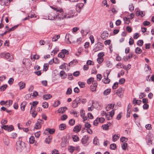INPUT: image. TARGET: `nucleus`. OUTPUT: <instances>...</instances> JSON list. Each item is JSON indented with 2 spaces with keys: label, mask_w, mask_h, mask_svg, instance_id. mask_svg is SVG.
Here are the masks:
<instances>
[{
  "label": "nucleus",
  "mask_w": 154,
  "mask_h": 154,
  "mask_svg": "<svg viewBox=\"0 0 154 154\" xmlns=\"http://www.w3.org/2000/svg\"><path fill=\"white\" fill-rule=\"evenodd\" d=\"M51 8L56 11V17L58 20H63L72 17L73 16L66 13H64L63 9L60 7L51 6Z\"/></svg>",
  "instance_id": "f257e3e1"
},
{
  "label": "nucleus",
  "mask_w": 154,
  "mask_h": 154,
  "mask_svg": "<svg viewBox=\"0 0 154 154\" xmlns=\"http://www.w3.org/2000/svg\"><path fill=\"white\" fill-rule=\"evenodd\" d=\"M24 145V143L21 141L18 140L16 142V148L18 152H20L23 150Z\"/></svg>",
  "instance_id": "f03ea898"
},
{
  "label": "nucleus",
  "mask_w": 154,
  "mask_h": 154,
  "mask_svg": "<svg viewBox=\"0 0 154 154\" xmlns=\"http://www.w3.org/2000/svg\"><path fill=\"white\" fill-rule=\"evenodd\" d=\"M43 123V121L42 120L38 119L37 122L36 123L34 128L36 129H38L41 128L42 125Z\"/></svg>",
  "instance_id": "7ed1b4c3"
},
{
  "label": "nucleus",
  "mask_w": 154,
  "mask_h": 154,
  "mask_svg": "<svg viewBox=\"0 0 154 154\" xmlns=\"http://www.w3.org/2000/svg\"><path fill=\"white\" fill-rule=\"evenodd\" d=\"M1 55L5 57L8 61H11L12 60V56L8 53H4L1 54Z\"/></svg>",
  "instance_id": "20e7f679"
},
{
  "label": "nucleus",
  "mask_w": 154,
  "mask_h": 154,
  "mask_svg": "<svg viewBox=\"0 0 154 154\" xmlns=\"http://www.w3.org/2000/svg\"><path fill=\"white\" fill-rule=\"evenodd\" d=\"M115 111L114 110H112L110 112H109L107 113L105 116L106 119L107 120H109L111 119L113 117Z\"/></svg>",
  "instance_id": "39448f33"
},
{
  "label": "nucleus",
  "mask_w": 154,
  "mask_h": 154,
  "mask_svg": "<svg viewBox=\"0 0 154 154\" xmlns=\"http://www.w3.org/2000/svg\"><path fill=\"white\" fill-rule=\"evenodd\" d=\"M124 90L122 88H119L117 91L116 93L119 97H123Z\"/></svg>",
  "instance_id": "423d86ee"
},
{
  "label": "nucleus",
  "mask_w": 154,
  "mask_h": 154,
  "mask_svg": "<svg viewBox=\"0 0 154 154\" xmlns=\"http://www.w3.org/2000/svg\"><path fill=\"white\" fill-rule=\"evenodd\" d=\"M1 128L2 129H3L5 130H7L9 132H10L14 129V127L12 125L9 126L8 125H3Z\"/></svg>",
  "instance_id": "0eeeda50"
},
{
  "label": "nucleus",
  "mask_w": 154,
  "mask_h": 154,
  "mask_svg": "<svg viewBox=\"0 0 154 154\" xmlns=\"http://www.w3.org/2000/svg\"><path fill=\"white\" fill-rule=\"evenodd\" d=\"M103 47V46L102 45V44L100 43L96 44L94 47V50L95 51H97L99 50H101Z\"/></svg>",
  "instance_id": "6e6552de"
},
{
  "label": "nucleus",
  "mask_w": 154,
  "mask_h": 154,
  "mask_svg": "<svg viewBox=\"0 0 154 154\" xmlns=\"http://www.w3.org/2000/svg\"><path fill=\"white\" fill-rule=\"evenodd\" d=\"M97 83L96 81H94L91 86L90 88L91 91H96L97 86Z\"/></svg>",
  "instance_id": "1a4fd4ad"
},
{
  "label": "nucleus",
  "mask_w": 154,
  "mask_h": 154,
  "mask_svg": "<svg viewBox=\"0 0 154 154\" xmlns=\"http://www.w3.org/2000/svg\"><path fill=\"white\" fill-rule=\"evenodd\" d=\"M48 19L50 20H54L56 17V14H55L54 13V12H51L48 15Z\"/></svg>",
  "instance_id": "9d476101"
},
{
  "label": "nucleus",
  "mask_w": 154,
  "mask_h": 154,
  "mask_svg": "<svg viewBox=\"0 0 154 154\" xmlns=\"http://www.w3.org/2000/svg\"><path fill=\"white\" fill-rule=\"evenodd\" d=\"M109 35V33L106 31H104L101 35V38L104 40L106 39Z\"/></svg>",
  "instance_id": "9b49d317"
},
{
  "label": "nucleus",
  "mask_w": 154,
  "mask_h": 154,
  "mask_svg": "<svg viewBox=\"0 0 154 154\" xmlns=\"http://www.w3.org/2000/svg\"><path fill=\"white\" fill-rule=\"evenodd\" d=\"M106 76H105V75H104V78L103 79L102 81L104 83L108 84L110 82V79L108 78L109 74L106 73Z\"/></svg>",
  "instance_id": "f8f14e48"
},
{
  "label": "nucleus",
  "mask_w": 154,
  "mask_h": 154,
  "mask_svg": "<svg viewBox=\"0 0 154 154\" xmlns=\"http://www.w3.org/2000/svg\"><path fill=\"white\" fill-rule=\"evenodd\" d=\"M30 60L27 58L23 59L22 61L23 63L26 65H29L30 64Z\"/></svg>",
  "instance_id": "ddd939ff"
},
{
  "label": "nucleus",
  "mask_w": 154,
  "mask_h": 154,
  "mask_svg": "<svg viewBox=\"0 0 154 154\" xmlns=\"http://www.w3.org/2000/svg\"><path fill=\"white\" fill-rule=\"evenodd\" d=\"M81 127L80 125H76L74 128L73 131L76 132H79L81 130Z\"/></svg>",
  "instance_id": "4468645a"
},
{
  "label": "nucleus",
  "mask_w": 154,
  "mask_h": 154,
  "mask_svg": "<svg viewBox=\"0 0 154 154\" xmlns=\"http://www.w3.org/2000/svg\"><path fill=\"white\" fill-rule=\"evenodd\" d=\"M88 140V136L85 135L84 136L82 140V142L83 144H85L87 143Z\"/></svg>",
  "instance_id": "2eb2a0df"
},
{
  "label": "nucleus",
  "mask_w": 154,
  "mask_h": 154,
  "mask_svg": "<svg viewBox=\"0 0 154 154\" xmlns=\"http://www.w3.org/2000/svg\"><path fill=\"white\" fill-rule=\"evenodd\" d=\"M30 113L32 114V117L35 118L37 115V112L35 111V107L32 110H30Z\"/></svg>",
  "instance_id": "dca6fc26"
},
{
  "label": "nucleus",
  "mask_w": 154,
  "mask_h": 154,
  "mask_svg": "<svg viewBox=\"0 0 154 154\" xmlns=\"http://www.w3.org/2000/svg\"><path fill=\"white\" fill-rule=\"evenodd\" d=\"M145 12L142 11H137L136 12V15L137 16L140 15L141 17H143L145 15Z\"/></svg>",
  "instance_id": "f3484780"
},
{
  "label": "nucleus",
  "mask_w": 154,
  "mask_h": 154,
  "mask_svg": "<svg viewBox=\"0 0 154 154\" xmlns=\"http://www.w3.org/2000/svg\"><path fill=\"white\" fill-rule=\"evenodd\" d=\"M114 104L112 105V103H109L108 104L106 108V110L108 111L111 109H113V108L114 107Z\"/></svg>",
  "instance_id": "a211bd4d"
},
{
  "label": "nucleus",
  "mask_w": 154,
  "mask_h": 154,
  "mask_svg": "<svg viewBox=\"0 0 154 154\" xmlns=\"http://www.w3.org/2000/svg\"><path fill=\"white\" fill-rule=\"evenodd\" d=\"M8 0H0V3L2 5H8Z\"/></svg>",
  "instance_id": "6ab92c4d"
},
{
  "label": "nucleus",
  "mask_w": 154,
  "mask_h": 154,
  "mask_svg": "<svg viewBox=\"0 0 154 154\" xmlns=\"http://www.w3.org/2000/svg\"><path fill=\"white\" fill-rule=\"evenodd\" d=\"M27 104V103L26 101L23 102L21 104V109L22 111H24L25 110V108Z\"/></svg>",
  "instance_id": "aec40b11"
},
{
  "label": "nucleus",
  "mask_w": 154,
  "mask_h": 154,
  "mask_svg": "<svg viewBox=\"0 0 154 154\" xmlns=\"http://www.w3.org/2000/svg\"><path fill=\"white\" fill-rule=\"evenodd\" d=\"M67 108L66 107H62L59 108L58 109L59 112L60 113H63L67 109Z\"/></svg>",
  "instance_id": "412c9836"
},
{
  "label": "nucleus",
  "mask_w": 154,
  "mask_h": 154,
  "mask_svg": "<svg viewBox=\"0 0 154 154\" xmlns=\"http://www.w3.org/2000/svg\"><path fill=\"white\" fill-rule=\"evenodd\" d=\"M141 103V100H137L136 98H134L133 100V104H137L140 105Z\"/></svg>",
  "instance_id": "4be33fe9"
},
{
  "label": "nucleus",
  "mask_w": 154,
  "mask_h": 154,
  "mask_svg": "<svg viewBox=\"0 0 154 154\" xmlns=\"http://www.w3.org/2000/svg\"><path fill=\"white\" fill-rule=\"evenodd\" d=\"M52 97V95L50 94H46L43 96V99L45 100L50 99Z\"/></svg>",
  "instance_id": "5701e85b"
},
{
  "label": "nucleus",
  "mask_w": 154,
  "mask_h": 154,
  "mask_svg": "<svg viewBox=\"0 0 154 154\" xmlns=\"http://www.w3.org/2000/svg\"><path fill=\"white\" fill-rule=\"evenodd\" d=\"M20 89L21 90L23 89L25 86V84L23 82H20L18 84Z\"/></svg>",
  "instance_id": "b1692460"
},
{
  "label": "nucleus",
  "mask_w": 154,
  "mask_h": 154,
  "mask_svg": "<svg viewBox=\"0 0 154 154\" xmlns=\"http://www.w3.org/2000/svg\"><path fill=\"white\" fill-rule=\"evenodd\" d=\"M60 76L62 77L64 79L66 78V77L67 76V74L66 73L63 71H61L60 72Z\"/></svg>",
  "instance_id": "393cba45"
},
{
  "label": "nucleus",
  "mask_w": 154,
  "mask_h": 154,
  "mask_svg": "<svg viewBox=\"0 0 154 154\" xmlns=\"http://www.w3.org/2000/svg\"><path fill=\"white\" fill-rule=\"evenodd\" d=\"M38 102L36 101H33L31 106L30 110H32V109H34L35 107V106L38 104Z\"/></svg>",
  "instance_id": "a878e982"
},
{
  "label": "nucleus",
  "mask_w": 154,
  "mask_h": 154,
  "mask_svg": "<svg viewBox=\"0 0 154 154\" xmlns=\"http://www.w3.org/2000/svg\"><path fill=\"white\" fill-rule=\"evenodd\" d=\"M59 128L60 130H63L66 128V125L64 124H61L60 125Z\"/></svg>",
  "instance_id": "bb28decb"
},
{
  "label": "nucleus",
  "mask_w": 154,
  "mask_h": 154,
  "mask_svg": "<svg viewBox=\"0 0 154 154\" xmlns=\"http://www.w3.org/2000/svg\"><path fill=\"white\" fill-rule=\"evenodd\" d=\"M93 143L96 145H98L100 144L98 139L97 137H94L93 140Z\"/></svg>",
  "instance_id": "cd10ccee"
},
{
  "label": "nucleus",
  "mask_w": 154,
  "mask_h": 154,
  "mask_svg": "<svg viewBox=\"0 0 154 154\" xmlns=\"http://www.w3.org/2000/svg\"><path fill=\"white\" fill-rule=\"evenodd\" d=\"M47 132L48 131V132L50 134H53L55 132V130L54 129H49L48 128V129H46L44 132V133H46V131Z\"/></svg>",
  "instance_id": "c85d7f7f"
},
{
  "label": "nucleus",
  "mask_w": 154,
  "mask_h": 154,
  "mask_svg": "<svg viewBox=\"0 0 154 154\" xmlns=\"http://www.w3.org/2000/svg\"><path fill=\"white\" fill-rule=\"evenodd\" d=\"M135 53L137 54H140L142 51V50L139 47L136 48L135 50Z\"/></svg>",
  "instance_id": "c756f323"
},
{
  "label": "nucleus",
  "mask_w": 154,
  "mask_h": 154,
  "mask_svg": "<svg viewBox=\"0 0 154 154\" xmlns=\"http://www.w3.org/2000/svg\"><path fill=\"white\" fill-rule=\"evenodd\" d=\"M60 38V35H55L53 36L52 39V41L53 42L57 41V40Z\"/></svg>",
  "instance_id": "7c9ffc66"
},
{
  "label": "nucleus",
  "mask_w": 154,
  "mask_h": 154,
  "mask_svg": "<svg viewBox=\"0 0 154 154\" xmlns=\"http://www.w3.org/2000/svg\"><path fill=\"white\" fill-rule=\"evenodd\" d=\"M35 141V138L33 136H31L29 139V142L30 143L32 144Z\"/></svg>",
  "instance_id": "2f4dec72"
},
{
  "label": "nucleus",
  "mask_w": 154,
  "mask_h": 154,
  "mask_svg": "<svg viewBox=\"0 0 154 154\" xmlns=\"http://www.w3.org/2000/svg\"><path fill=\"white\" fill-rule=\"evenodd\" d=\"M116 66H117V68H125V66L121 63H118Z\"/></svg>",
  "instance_id": "473e14b6"
},
{
  "label": "nucleus",
  "mask_w": 154,
  "mask_h": 154,
  "mask_svg": "<svg viewBox=\"0 0 154 154\" xmlns=\"http://www.w3.org/2000/svg\"><path fill=\"white\" fill-rule=\"evenodd\" d=\"M6 106L7 107L10 106L12 104V100H9L6 101Z\"/></svg>",
  "instance_id": "72a5a7b5"
},
{
  "label": "nucleus",
  "mask_w": 154,
  "mask_h": 154,
  "mask_svg": "<svg viewBox=\"0 0 154 154\" xmlns=\"http://www.w3.org/2000/svg\"><path fill=\"white\" fill-rule=\"evenodd\" d=\"M77 63V61L76 60H73V61H71L69 63V66H72L73 65L76 64Z\"/></svg>",
  "instance_id": "f704fd0d"
},
{
  "label": "nucleus",
  "mask_w": 154,
  "mask_h": 154,
  "mask_svg": "<svg viewBox=\"0 0 154 154\" xmlns=\"http://www.w3.org/2000/svg\"><path fill=\"white\" fill-rule=\"evenodd\" d=\"M51 139L52 137H49L46 139L45 142L46 143L49 144L51 142Z\"/></svg>",
  "instance_id": "c9c22d12"
},
{
  "label": "nucleus",
  "mask_w": 154,
  "mask_h": 154,
  "mask_svg": "<svg viewBox=\"0 0 154 154\" xmlns=\"http://www.w3.org/2000/svg\"><path fill=\"white\" fill-rule=\"evenodd\" d=\"M111 92V90L109 89H107L104 91L103 92V94L104 95H107L108 94Z\"/></svg>",
  "instance_id": "e433bc0d"
},
{
  "label": "nucleus",
  "mask_w": 154,
  "mask_h": 154,
  "mask_svg": "<svg viewBox=\"0 0 154 154\" xmlns=\"http://www.w3.org/2000/svg\"><path fill=\"white\" fill-rule=\"evenodd\" d=\"M94 78L93 77H91L89 78L87 81V82L88 84H91V82L93 83V82L95 81H94Z\"/></svg>",
  "instance_id": "4c0bfd02"
},
{
  "label": "nucleus",
  "mask_w": 154,
  "mask_h": 154,
  "mask_svg": "<svg viewBox=\"0 0 154 154\" xmlns=\"http://www.w3.org/2000/svg\"><path fill=\"white\" fill-rule=\"evenodd\" d=\"M60 101L59 100H57L55 102L53 105V106L55 107H57L58 106L60 105Z\"/></svg>",
  "instance_id": "58836bf2"
},
{
  "label": "nucleus",
  "mask_w": 154,
  "mask_h": 154,
  "mask_svg": "<svg viewBox=\"0 0 154 154\" xmlns=\"http://www.w3.org/2000/svg\"><path fill=\"white\" fill-rule=\"evenodd\" d=\"M85 84L84 82H78V85L81 88L85 87Z\"/></svg>",
  "instance_id": "ea45409f"
},
{
  "label": "nucleus",
  "mask_w": 154,
  "mask_h": 154,
  "mask_svg": "<svg viewBox=\"0 0 154 154\" xmlns=\"http://www.w3.org/2000/svg\"><path fill=\"white\" fill-rule=\"evenodd\" d=\"M123 20L124 21L125 23H126L128 24L130 22L129 18L126 17L123 18Z\"/></svg>",
  "instance_id": "a19ab883"
},
{
  "label": "nucleus",
  "mask_w": 154,
  "mask_h": 154,
  "mask_svg": "<svg viewBox=\"0 0 154 154\" xmlns=\"http://www.w3.org/2000/svg\"><path fill=\"white\" fill-rule=\"evenodd\" d=\"M67 66V64L64 63L63 64L60 66V68L61 69H66V67Z\"/></svg>",
  "instance_id": "79ce46f5"
},
{
  "label": "nucleus",
  "mask_w": 154,
  "mask_h": 154,
  "mask_svg": "<svg viewBox=\"0 0 154 154\" xmlns=\"http://www.w3.org/2000/svg\"><path fill=\"white\" fill-rule=\"evenodd\" d=\"M119 137L117 135H114L112 136L113 141L114 142L116 141L119 138Z\"/></svg>",
  "instance_id": "37998d69"
},
{
  "label": "nucleus",
  "mask_w": 154,
  "mask_h": 154,
  "mask_svg": "<svg viewBox=\"0 0 154 154\" xmlns=\"http://www.w3.org/2000/svg\"><path fill=\"white\" fill-rule=\"evenodd\" d=\"M68 149L69 151L71 153H72L75 150V147L72 146H69L68 148Z\"/></svg>",
  "instance_id": "c03bdc74"
},
{
  "label": "nucleus",
  "mask_w": 154,
  "mask_h": 154,
  "mask_svg": "<svg viewBox=\"0 0 154 154\" xmlns=\"http://www.w3.org/2000/svg\"><path fill=\"white\" fill-rule=\"evenodd\" d=\"M116 147V145L114 143L111 144L110 146V148L112 149H115Z\"/></svg>",
  "instance_id": "a18cd8bd"
},
{
  "label": "nucleus",
  "mask_w": 154,
  "mask_h": 154,
  "mask_svg": "<svg viewBox=\"0 0 154 154\" xmlns=\"http://www.w3.org/2000/svg\"><path fill=\"white\" fill-rule=\"evenodd\" d=\"M75 123V120L73 119H71L69 120V124L71 125H73Z\"/></svg>",
  "instance_id": "49530a36"
},
{
  "label": "nucleus",
  "mask_w": 154,
  "mask_h": 154,
  "mask_svg": "<svg viewBox=\"0 0 154 154\" xmlns=\"http://www.w3.org/2000/svg\"><path fill=\"white\" fill-rule=\"evenodd\" d=\"M102 127L103 130H108L109 126L108 125H103L102 126Z\"/></svg>",
  "instance_id": "de8ad7c7"
},
{
  "label": "nucleus",
  "mask_w": 154,
  "mask_h": 154,
  "mask_svg": "<svg viewBox=\"0 0 154 154\" xmlns=\"http://www.w3.org/2000/svg\"><path fill=\"white\" fill-rule=\"evenodd\" d=\"M143 43V41L142 40H139L137 42V45L139 46H141L142 45Z\"/></svg>",
  "instance_id": "09e8293b"
},
{
  "label": "nucleus",
  "mask_w": 154,
  "mask_h": 154,
  "mask_svg": "<svg viewBox=\"0 0 154 154\" xmlns=\"http://www.w3.org/2000/svg\"><path fill=\"white\" fill-rule=\"evenodd\" d=\"M86 64L88 65H94V63L93 61H91V60H88L87 61V63H86Z\"/></svg>",
  "instance_id": "8fccbe9b"
},
{
  "label": "nucleus",
  "mask_w": 154,
  "mask_h": 154,
  "mask_svg": "<svg viewBox=\"0 0 154 154\" xmlns=\"http://www.w3.org/2000/svg\"><path fill=\"white\" fill-rule=\"evenodd\" d=\"M97 62L99 63H101L103 61V57H98L97 59Z\"/></svg>",
  "instance_id": "3c124183"
},
{
  "label": "nucleus",
  "mask_w": 154,
  "mask_h": 154,
  "mask_svg": "<svg viewBox=\"0 0 154 154\" xmlns=\"http://www.w3.org/2000/svg\"><path fill=\"white\" fill-rule=\"evenodd\" d=\"M4 143L6 145L8 146L9 143V141L8 138H5L4 140Z\"/></svg>",
  "instance_id": "603ef678"
},
{
  "label": "nucleus",
  "mask_w": 154,
  "mask_h": 154,
  "mask_svg": "<svg viewBox=\"0 0 154 154\" xmlns=\"http://www.w3.org/2000/svg\"><path fill=\"white\" fill-rule=\"evenodd\" d=\"M127 144L126 143H124L122 144V149L124 150H126Z\"/></svg>",
  "instance_id": "864d4df0"
},
{
  "label": "nucleus",
  "mask_w": 154,
  "mask_h": 154,
  "mask_svg": "<svg viewBox=\"0 0 154 154\" xmlns=\"http://www.w3.org/2000/svg\"><path fill=\"white\" fill-rule=\"evenodd\" d=\"M106 66L108 67H111L112 66V64L109 61H106Z\"/></svg>",
  "instance_id": "5fc2aeb1"
},
{
  "label": "nucleus",
  "mask_w": 154,
  "mask_h": 154,
  "mask_svg": "<svg viewBox=\"0 0 154 154\" xmlns=\"http://www.w3.org/2000/svg\"><path fill=\"white\" fill-rule=\"evenodd\" d=\"M42 106L44 108H47L48 107V105L47 102H44L42 103Z\"/></svg>",
  "instance_id": "6e6d98bb"
},
{
  "label": "nucleus",
  "mask_w": 154,
  "mask_h": 154,
  "mask_svg": "<svg viewBox=\"0 0 154 154\" xmlns=\"http://www.w3.org/2000/svg\"><path fill=\"white\" fill-rule=\"evenodd\" d=\"M48 64L47 63H45L44 65L43 70L45 71H46L48 69Z\"/></svg>",
  "instance_id": "4d7b16f0"
},
{
  "label": "nucleus",
  "mask_w": 154,
  "mask_h": 154,
  "mask_svg": "<svg viewBox=\"0 0 154 154\" xmlns=\"http://www.w3.org/2000/svg\"><path fill=\"white\" fill-rule=\"evenodd\" d=\"M78 102L75 101H73L72 102V106L73 108H75L78 106Z\"/></svg>",
  "instance_id": "13d9d810"
},
{
  "label": "nucleus",
  "mask_w": 154,
  "mask_h": 154,
  "mask_svg": "<svg viewBox=\"0 0 154 154\" xmlns=\"http://www.w3.org/2000/svg\"><path fill=\"white\" fill-rule=\"evenodd\" d=\"M41 132L40 131H38L36 132L35 134V137L37 138L39 137L41 135Z\"/></svg>",
  "instance_id": "bf43d9fd"
},
{
  "label": "nucleus",
  "mask_w": 154,
  "mask_h": 154,
  "mask_svg": "<svg viewBox=\"0 0 154 154\" xmlns=\"http://www.w3.org/2000/svg\"><path fill=\"white\" fill-rule=\"evenodd\" d=\"M120 140L121 142L124 143L125 142H127L128 140V139L124 137H122L120 138Z\"/></svg>",
  "instance_id": "052dcab7"
},
{
  "label": "nucleus",
  "mask_w": 154,
  "mask_h": 154,
  "mask_svg": "<svg viewBox=\"0 0 154 154\" xmlns=\"http://www.w3.org/2000/svg\"><path fill=\"white\" fill-rule=\"evenodd\" d=\"M129 10L131 11H133L134 9V7L132 4H131L129 5Z\"/></svg>",
  "instance_id": "680f3d73"
},
{
  "label": "nucleus",
  "mask_w": 154,
  "mask_h": 154,
  "mask_svg": "<svg viewBox=\"0 0 154 154\" xmlns=\"http://www.w3.org/2000/svg\"><path fill=\"white\" fill-rule=\"evenodd\" d=\"M52 154H60V153L57 150L55 149L52 151Z\"/></svg>",
  "instance_id": "e2e57ef3"
},
{
  "label": "nucleus",
  "mask_w": 154,
  "mask_h": 154,
  "mask_svg": "<svg viewBox=\"0 0 154 154\" xmlns=\"http://www.w3.org/2000/svg\"><path fill=\"white\" fill-rule=\"evenodd\" d=\"M17 135L16 133H13L11 135V137L14 139L17 137Z\"/></svg>",
  "instance_id": "0e129e2a"
},
{
  "label": "nucleus",
  "mask_w": 154,
  "mask_h": 154,
  "mask_svg": "<svg viewBox=\"0 0 154 154\" xmlns=\"http://www.w3.org/2000/svg\"><path fill=\"white\" fill-rule=\"evenodd\" d=\"M7 85H4L1 86L0 88V90L1 91H4L6 88Z\"/></svg>",
  "instance_id": "69168bd1"
},
{
  "label": "nucleus",
  "mask_w": 154,
  "mask_h": 154,
  "mask_svg": "<svg viewBox=\"0 0 154 154\" xmlns=\"http://www.w3.org/2000/svg\"><path fill=\"white\" fill-rule=\"evenodd\" d=\"M72 138H73V140L74 141H76V142L78 141L79 139V137L78 136H75V135Z\"/></svg>",
  "instance_id": "338daca9"
},
{
  "label": "nucleus",
  "mask_w": 154,
  "mask_h": 154,
  "mask_svg": "<svg viewBox=\"0 0 154 154\" xmlns=\"http://www.w3.org/2000/svg\"><path fill=\"white\" fill-rule=\"evenodd\" d=\"M125 81V79L124 78H121L119 80V83L120 84H123Z\"/></svg>",
  "instance_id": "774afa93"
}]
</instances>
